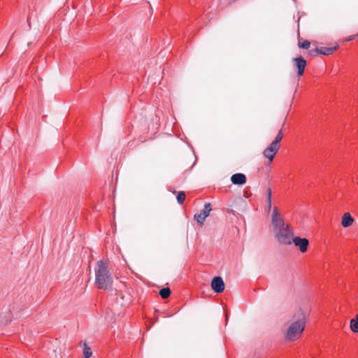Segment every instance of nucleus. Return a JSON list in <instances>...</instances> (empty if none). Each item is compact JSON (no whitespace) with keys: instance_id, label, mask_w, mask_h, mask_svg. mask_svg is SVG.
<instances>
[{"instance_id":"obj_5","label":"nucleus","mask_w":358,"mask_h":358,"mask_svg":"<svg viewBox=\"0 0 358 358\" xmlns=\"http://www.w3.org/2000/svg\"><path fill=\"white\" fill-rule=\"evenodd\" d=\"M292 243H293L295 246L299 247L300 251L303 253L307 251L309 245V241L307 238L299 236L293 237Z\"/></svg>"},{"instance_id":"obj_8","label":"nucleus","mask_w":358,"mask_h":358,"mask_svg":"<svg viewBox=\"0 0 358 358\" xmlns=\"http://www.w3.org/2000/svg\"><path fill=\"white\" fill-rule=\"evenodd\" d=\"M283 137L282 131L280 130L275 138L274 141L267 148L268 149L273 150L275 153H277L280 149V143Z\"/></svg>"},{"instance_id":"obj_14","label":"nucleus","mask_w":358,"mask_h":358,"mask_svg":"<svg viewBox=\"0 0 358 358\" xmlns=\"http://www.w3.org/2000/svg\"><path fill=\"white\" fill-rule=\"evenodd\" d=\"M271 189H268L267 190V195H266V203H267V208L266 210L268 213H269L271 210Z\"/></svg>"},{"instance_id":"obj_9","label":"nucleus","mask_w":358,"mask_h":358,"mask_svg":"<svg viewBox=\"0 0 358 358\" xmlns=\"http://www.w3.org/2000/svg\"><path fill=\"white\" fill-rule=\"evenodd\" d=\"M231 180L234 185H243L246 182V177L243 173H235L231 176Z\"/></svg>"},{"instance_id":"obj_1","label":"nucleus","mask_w":358,"mask_h":358,"mask_svg":"<svg viewBox=\"0 0 358 358\" xmlns=\"http://www.w3.org/2000/svg\"><path fill=\"white\" fill-rule=\"evenodd\" d=\"M271 224L273 227L275 238L282 245H290L294 235L293 230L289 224L285 223L280 216L278 208L275 207L271 216Z\"/></svg>"},{"instance_id":"obj_20","label":"nucleus","mask_w":358,"mask_h":358,"mask_svg":"<svg viewBox=\"0 0 358 358\" xmlns=\"http://www.w3.org/2000/svg\"><path fill=\"white\" fill-rule=\"evenodd\" d=\"M227 320H228V317H227V316H226V321L227 322Z\"/></svg>"},{"instance_id":"obj_2","label":"nucleus","mask_w":358,"mask_h":358,"mask_svg":"<svg viewBox=\"0 0 358 358\" xmlns=\"http://www.w3.org/2000/svg\"><path fill=\"white\" fill-rule=\"evenodd\" d=\"M95 285L99 289H108L111 287L113 278L108 267V261L101 259L94 267Z\"/></svg>"},{"instance_id":"obj_11","label":"nucleus","mask_w":358,"mask_h":358,"mask_svg":"<svg viewBox=\"0 0 358 358\" xmlns=\"http://www.w3.org/2000/svg\"><path fill=\"white\" fill-rule=\"evenodd\" d=\"M354 218L349 213H345L342 216L341 224L343 227L347 228L352 224Z\"/></svg>"},{"instance_id":"obj_13","label":"nucleus","mask_w":358,"mask_h":358,"mask_svg":"<svg viewBox=\"0 0 358 358\" xmlns=\"http://www.w3.org/2000/svg\"><path fill=\"white\" fill-rule=\"evenodd\" d=\"M276 153H275L273 150H271L268 148H266L264 151L263 152V155L265 157L268 158L269 160V162H272L273 160V158L275 157Z\"/></svg>"},{"instance_id":"obj_4","label":"nucleus","mask_w":358,"mask_h":358,"mask_svg":"<svg viewBox=\"0 0 358 358\" xmlns=\"http://www.w3.org/2000/svg\"><path fill=\"white\" fill-rule=\"evenodd\" d=\"M211 210V204L210 203H206L204 205V208L200 212V213L194 215V220L198 224L202 225L206 218L209 215Z\"/></svg>"},{"instance_id":"obj_10","label":"nucleus","mask_w":358,"mask_h":358,"mask_svg":"<svg viewBox=\"0 0 358 358\" xmlns=\"http://www.w3.org/2000/svg\"><path fill=\"white\" fill-rule=\"evenodd\" d=\"M337 49V46L334 47H320L317 48L315 49V52L317 54L323 55H329L332 54Z\"/></svg>"},{"instance_id":"obj_12","label":"nucleus","mask_w":358,"mask_h":358,"mask_svg":"<svg viewBox=\"0 0 358 358\" xmlns=\"http://www.w3.org/2000/svg\"><path fill=\"white\" fill-rule=\"evenodd\" d=\"M350 329L354 333H358V313L356 315L355 318L350 320Z\"/></svg>"},{"instance_id":"obj_18","label":"nucleus","mask_w":358,"mask_h":358,"mask_svg":"<svg viewBox=\"0 0 358 358\" xmlns=\"http://www.w3.org/2000/svg\"><path fill=\"white\" fill-rule=\"evenodd\" d=\"M299 46L303 49H308L310 46V43L308 41H305L303 43H299Z\"/></svg>"},{"instance_id":"obj_15","label":"nucleus","mask_w":358,"mask_h":358,"mask_svg":"<svg viewBox=\"0 0 358 358\" xmlns=\"http://www.w3.org/2000/svg\"><path fill=\"white\" fill-rule=\"evenodd\" d=\"M171 294V290L169 287H164L160 289L159 295L162 299L168 298Z\"/></svg>"},{"instance_id":"obj_7","label":"nucleus","mask_w":358,"mask_h":358,"mask_svg":"<svg viewBox=\"0 0 358 358\" xmlns=\"http://www.w3.org/2000/svg\"><path fill=\"white\" fill-rule=\"evenodd\" d=\"M293 62L294 63V65L297 68L298 76H302L304 73V69L306 66V61L302 57H299L293 59Z\"/></svg>"},{"instance_id":"obj_21","label":"nucleus","mask_w":358,"mask_h":358,"mask_svg":"<svg viewBox=\"0 0 358 358\" xmlns=\"http://www.w3.org/2000/svg\"><path fill=\"white\" fill-rule=\"evenodd\" d=\"M357 36H358V34H357Z\"/></svg>"},{"instance_id":"obj_17","label":"nucleus","mask_w":358,"mask_h":358,"mask_svg":"<svg viewBox=\"0 0 358 358\" xmlns=\"http://www.w3.org/2000/svg\"><path fill=\"white\" fill-rule=\"evenodd\" d=\"M83 355L84 358H90L92 356V350L90 347H88L86 344H85V348L83 350Z\"/></svg>"},{"instance_id":"obj_19","label":"nucleus","mask_w":358,"mask_h":358,"mask_svg":"<svg viewBox=\"0 0 358 358\" xmlns=\"http://www.w3.org/2000/svg\"><path fill=\"white\" fill-rule=\"evenodd\" d=\"M3 321H0V324H3Z\"/></svg>"},{"instance_id":"obj_6","label":"nucleus","mask_w":358,"mask_h":358,"mask_svg":"<svg viewBox=\"0 0 358 358\" xmlns=\"http://www.w3.org/2000/svg\"><path fill=\"white\" fill-rule=\"evenodd\" d=\"M211 288L216 293H221L224 289V282L220 276L215 277L211 281Z\"/></svg>"},{"instance_id":"obj_16","label":"nucleus","mask_w":358,"mask_h":358,"mask_svg":"<svg viewBox=\"0 0 358 358\" xmlns=\"http://www.w3.org/2000/svg\"><path fill=\"white\" fill-rule=\"evenodd\" d=\"M176 199H177V201L178 202V203H180V204L183 203V202L185 199V193L182 191L179 192L178 193Z\"/></svg>"},{"instance_id":"obj_3","label":"nucleus","mask_w":358,"mask_h":358,"mask_svg":"<svg viewBox=\"0 0 358 358\" xmlns=\"http://www.w3.org/2000/svg\"><path fill=\"white\" fill-rule=\"evenodd\" d=\"M306 327V317L303 314H301L296 321L293 322L287 329L285 339L287 341H294L299 339L303 332Z\"/></svg>"}]
</instances>
